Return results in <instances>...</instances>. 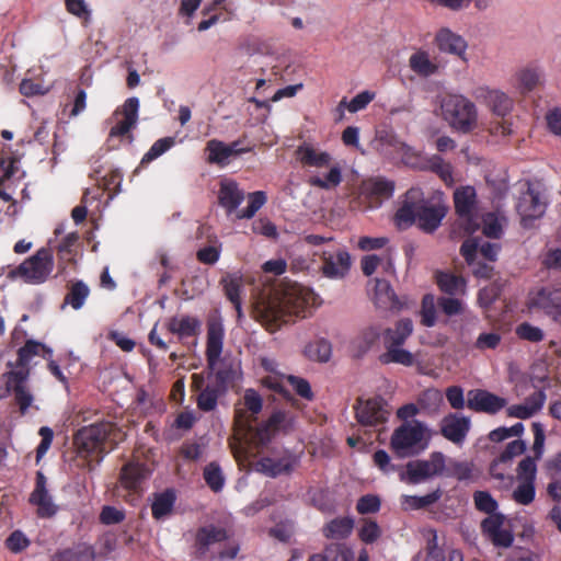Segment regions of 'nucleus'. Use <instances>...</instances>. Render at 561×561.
<instances>
[{
  "label": "nucleus",
  "mask_w": 561,
  "mask_h": 561,
  "mask_svg": "<svg viewBox=\"0 0 561 561\" xmlns=\"http://www.w3.org/2000/svg\"><path fill=\"white\" fill-rule=\"evenodd\" d=\"M245 197L244 192L239 187L238 183L232 180H222L218 192V201L228 214L237 210Z\"/></svg>",
  "instance_id": "obj_28"
},
{
  "label": "nucleus",
  "mask_w": 561,
  "mask_h": 561,
  "mask_svg": "<svg viewBox=\"0 0 561 561\" xmlns=\"http://www.w3.org/2000/svg\"><path fill=\"white\" fill-rule=\"evenodd\" d=\"M329 168V172L321 175L314 174L308 179V183L311 186L321 188V190H333L340 185L342 182V169L337 163H331Z\"/></svg>",
  "instance_id": "obj_35"
},
{
  "label": "nucleus",
  "mask_w": 561,
  "mask_h": 561,
  "mask_svg": "<svg viewBox=\"0 0 561 561\" xmlns=\"http://www.w3.org/2000/svg\"><path fill=\"white\" fill-rule=\"evenodd\" d=\"M168 330L181 337L195 335L199 321L190 316L173 317L167 323Z\"/></svg>",
  "instance_id": "obj_37"
},
{
  "label": "nucleus",
  "mask_w": 561,
  "mask_h": 561,
  "mask_svg": "<svg viewBox=\"0 0 561 561\" xmlns=\"http://www.w3.org/2000/svg\"><path fill=\"white\" fill-rule=\"evenodd\" d=\"M379 142L381 145V150L386 154L397 153L404 144V141H402L397 135L391 133H382L379 136Z\"/></svg>",
  "instance_id": "obj_60"
},
{
  "label": "nucleus",
  "mask_w": 561,
  "mask_h": 561,
  "mask_svg": "<svg viewBox=\"0 0 561 561\" xmlns=\"http://www.w3.org/2000/svg\"><path fill=\"white\" fill-rule=\"evenodd\" d=\"M413 332V322L404 318L399 320L394 328H389L383 333L386 351L379 356L382 364H399L410 367L414 364V355L402 345Z\"/></svg>",
  "instance_id": "obj_5"
},
{
  "label": "nucleus",
  "mask_w": 561,
  "mask_h": 561,
  "mask_svg": "<svg viewBox=\"0 0 561 561\" xmlns=\"http://www.w3.org/2000/svg\"><path fill=\"white\" fill-rule=\"evenodd\" d=\"M515 78L517 89L522 93H527L541 84L542 70L539 67L526 66L516 72Z\"/></svg>",
  "instance_id": "obj_34"
},
{
  "label": "nucleus",
  "mask_w": 561,
  "mask_h": 561,
  "mask_svg": "<svg viewBox=\"0 0 561 561\" xmlns=\"http://www.w3.org/2000/svg\"><path fill=\"white\" fill-rule=\"evenodd\" d=\"M113 430L108 422L95 423L78 431L75 444L80 453L102 451L106 438Z\"/></svg>",
  "instance_id": "obj_15"
},
{
  "label": "nucleus",
  "mask_w": 561,
  "mask_h": 561,
  "mask_svg": "<svg viewBox=\"0 0 561 561\" xmlns=\"http://www.w3.org/2000/svg\"><path fill=\"white\" fill-rule=\"evenodd\" d=\"M297 159L308 167L325 168L331 167L332 157L325 151L313 148L310 145L299 146L297 151Z\"/></svg>",
  "instance_id": "obj_31"
},
{
  "label": "nucleus",
  "mask_w": 561,
  "mask_h": 561,
  "mask_svg": "<svg viewBox=\"0 0 561 561\" xmlns=\"http://www.w3.org/2000/svg\"><path fill=\"white\" fill-rule=\"evenodd\" d=\"M295 426V416L286 411H275L265 422L250 432V440L247 446H237L230 443V447L236 460L241 466L250 462L255 456L253 448L266 445L278 432H289Z\"/></svg>",
  "instance_id": "obj_3"
},
{
  "label": "nucleus",
  "mask_w": 561,
  "mask_h": 561,
  "mask_svg": "<svg viewBox=\"0 0 561 561\" xmlns=\"http://www.w3.org/2000/svg\"><path fill=\"white\" fill-rule=\"evenodd\" d=\"M547 397L543 390H538L527 397L523 403L513 404L506 409V414L510 417L527 420L539 412L546 401Z\"/></svg>",
  "instance_id": "obj_26"
},
{
  "label": "nucleus",
  "mask_w": 561,
  "mask_h": 561,
  "mask_svg": "<svg viewBox=\"0 0 561 561\" xmlns=\"http://www.w3.org/2000/svg\"><path fill=\"white\" fill-rule=\"evenodd\" d=\"M421 322L428 328L436 323V304L433 295H425L422 299Z\"/></svg>",
  "instance_id": "obj_52"
},
{
  "label": "nucleus",
  "mask_w": 561,
  "mask_h": 561,
  "mask_svg": "<svg viewBox=\"0 0 561 561\" xmlns=\"http://www.w3.org/2000/svg\"><path fill=\"white\" fill-rule=\"evenodd\" d=\"M371 283L374 284L373 300L376 308L385 311H399L402 309L403 302L394 294L389 282L375 278Z\"/></svg>",
  "instance_id": "obj_23"
},
{
  "label": "nucleus",
  "mask_w": 561,
  "mask_h": 561,
  "mask_svg": "<svg viewBox=\"0 0 561 561\" xmlns=\"http://www.w3.org/2000/svg\"><path fill=\"white\" fill-rule=\"evenodd\" d=\"M317 304L316 294L297 283L287 284L273 295L261 298L253 308L254 318L275 332L290 316L306 317Z\"/></svg>",
  "instance_id": "obj_1"
},
{
  "label": "nucleus",
  "mask_w": 561,
  "mask_h": 561,
  "mask_svg": "<svg viewBox=\"0 0 561 561\" xmlns=\"http://www.w3.org/2000/svg\"><path fill=\"white\" fill-rule=\"evenodd\" d=\"M309 561H351V556L342 545L331 543L322 554H314Z\"/></svg>",
  "instance_id": "obj_45"
},
{
  "label": "nucleus",
  "mask_w": 561,
  "mask_h": 561,
  "mask_svg": "<svg viewBox=\"0 0 561 561\" xmlns=\"http://www.w3.org/2000/svg\"><path fill=\"white\" fill-rule=\"evenodd\" d=\"M27 378V367H16L0 377V399L7 398L11 392H13L21 414L26 413L34 400L33 394L26 386Z\"/></svg>",
  "instance_id": "obj_11"
},
{
  "label": "nucleus",
  "mask_w": 561,
  "mask_h": 561,
  "mask_svg": "<svg viewBox=\"0 0 561 561\" xmlns=\"http://www.w3.org/2000/svg\"><path fill=\"white\" fill-rule=\"evenodd\" d=\"M249 151L251 148L244 147L241 140L226 144L218 139H210L205 147L206 161L219 168L227 167L233 159Z\"/></svg>",
  "instance_id": "obj_17"
},
{
  "label": "nucleus",
  "mask_w": 561,
  "mask_h": 561,
  "mask_svg": "<svg viewBox=\"0 0 561 561\" xmlns=\"http://www.w3.org/2000/svg\"><path fill=\"white\" fill-rule=\"evenodd\" d=\"M79 240L78 232L68 233L57 247L59 267L66 268V263L75 261L73 248Z\"/></svg>",
  "instance_id": "obj_40"
},
{
  "label": "nucleus",
  "mask_w": 561,
  "mask_h": 561,
  "mask_svg": "<svg viewBox=\"0 0 561 561\" xmlns=\"http://www.w3.org/2000/svg\"><path fill=\"white\" fill-rule=\"evenodd\" d=\"M427 540V557L425 561H444V553L438 546V538L435 530L430 529L426 531Z\"/></svg>",
  "instance_id": "obj_56"
},
{
  "label": "nucleus",
  "mask_w": 561,
  "mask_h": 561,
  "mask_svg": "<svg viewBox=\"0 0 561 561\" xmlns=\"http://www.w3.org/2000/svg\"><path fill=\"white\" fill-rule=\"evenodd\" d=\"M535 482L519 480L517 488L513 491V500L520 505H528L535 499Z\"/></svg>",
  "instance_id": "obj_49"
},
{
  "label": "nucleus",
  "mask_w": 561,
  "mask_h": 561,
  "mask_svg": "<svg viewBox=\"0 0 561 561\" xmlns=\"http://www.w3.org/2000/svg\"><path fill=\"white\" fill-rule=\"evenodd\" d=\"M174 145V139L172 137H165L158 139L148 152L142 157L141 164L149 163L152 160L159 158L165 151H168Z\"/></svg>",
  "instance_id": "obj_53"
},
{
  "label": "nucleus",
  "mask_w": 561,
  "mask_h": 561,
  "mask_svg": "<svg viewBox=\"0 0 561 561\" xmlns=\"http://www.w3.org/2000/svg\"><path fill=\"white\" fill-rule=\"evenodd\" d=\"M263 400L253 389H247L242 399L234 405V423L237 426L233 440L237 446H247L250 440V432L255 430L252 422L256 420L262 411Z\"/></svg>",
  "instance_id": "obj_6"
},
{
  "label": "nucleus",
  "mask_w": 561,
  "mask_h": 561,
  "mask_svg": "<svg viewBox=\"0 0 561 561\" xmlns=\"http://www.w3.org/2000/svg\"><path fill=\"white\" fill-rule=\"evenodd\" d=\"M57 559L58 561H93L94 552L89 546H79L60 552Z\"/></svg>",
  "instance_id": "obj_50"
},
{
  "label": "nucleus",
  "mask_w": 561,
  "mask_h": 561,
  "mask_svg": "<svg viewBox=\"0 0 561 561\" xmlns=\"http://www.w3.org/2000/svg\"><path fill=\"white\" fill-rule=\"evenodd\" d=\"M439 492H433L424 496L402 495L401 506L403 510H420L435 503L439 499Z\"/></svg>",
  "instance_id": "obj_47"
},
{
  "label": "nucleus",
  "mask_w": 561,
  "mask_h": 561,
  "mask_svg": "<svg viewBox=\"0 0 561 561\" xmlns=\"http://www.w3.org/2000/svg\"><path fill=\"white\" fill-rule=\"evenodd\" d=\"M393 183L391 181L375 178L364 181L360 186V195L368 199L369 207H378L382 199L391 197L393 193Z\"/></svg>",
  "instance_id": "obj_22"
},
{
  "label": "nucleus",
  "mask_w": 561,
  "mask_h": 561,
  "mask_svg": "<svg viewBox=\"0 0 561 561\" xmlns=\"http://www.w3.org/2000/svg\"><path fill=\"white\" fill-rule=\"evenodd\" d=\"M535 457H525L518 465V480L535 482L537 466Z\"/></svg>",
  "instance_id": "obj_63"
},
{
  "label": "nucleus",
  "mask_w": 561,
  "mask_h": 561,
  "mask_svg": "<svg viewBox=\"0 0 561 561\" xmlns=\"http://www.w3.org/2000/svg\"><path fill=\"white\" fill-rule=\"evenodd\" d=\"M409 66L416 75L422 77H430L438 71V65L424 50L412 54L409 58Z\"/></svg>",
  "instance_id": "obj_36"
},
{
  "label": "nucleus",
  "mask_w": 561,
  "mask_h": 561,
  "mask_svg": "<svg viewBox=\"0 0 561 561\" xmlns=\"http://www.w3.org/2000/svg\"><path fill=\"white\" fill-rule=\"evenodd\" d=\"M470 430V419L450 413L440 421V433L449 442L460 445Z\"/></svg>",
  "instance_id": "obj_21"
},
{
  "label": "nucleus",
  "mask_w": 561,
  "mask_h": 561,
  "mask_svg": "<svg viewBox=\"0 0 561 561\" xmlns=\"http://www.w3.org/2000/svg\"><path fill=\"white\" fill-rule=\"evenodd\" d=\"M204 479L207 485L214 491L219 492L224 488L225 478L221 469L215 462H210L204 469Z\"/></svg>",
  "instance_id": "obj_51"
},
{
  "label": "nucleus",
  "mask_w": 561,
  "mask_h": 561,
  "mask_svg": "<svg viewBox=\"0 0 561 561\" xmlns=\"http://www.w3.org/2000/svg\"><path fill=\"white\" fill-rule=\"evenodd\" d=\"M527 306L561 325V277L530 291Z\"/></svg>",
  "instance_id": "obj_8"
},
{
  "label": "nucleus",
  "mask_w": 561,
  "mask_h": 561,
  "mask_svg": "<svg viewBox=\"0 0 561 561\" xmlns=\"http://www.w3.org/2000/svg\"><path fill=\"white\" fill-rule=\"evenodd\" d=\"M45 346L35 341H27L23 347L19 350V365L18 367H26L30 359L38 355Z\"/></svg>",
  "instance_id": "obj_59"
},
{
  "label": "nucleus",
  "mask_w": 561,
  "mask_h": 561,
  "mask_svg": "<svg viewBox=\"0 0 561 561\" xmlns=\"http://www.w3.org/2000/svg\"><path fill=\"white\" fill-rule=\"evenodd\" d=\"M547 207L546 198L542 193L533 186H528L527 191L520 194L516 209L525 226L528 221L540 218Z\"/></svg>",
  "instance_id": "obj_18"
},
{
  "label": "nucleus",
  "mask_w": 561,
  "mask_h": 561,
  "mask_svg": "<svg viewBox=\"0 0 561 561\" xmlns=\"http://www.w3.org/2000/svg\"><path fill=\"white\" fill-rule=\"evenodd\" d=\"M224 327L219 321H210L207 329V348L206 356L208 368L211 373L208 375V381L227 390V382L232 379V371L226 369L216 370L217 363L222 352Z\"/></svg>",
  "instance_id": "obj_9"
},
{
  "label": "nucleus",
  "mask_w": 561,
  "mask_h": 561,
  "mask_svg": "<svg viewBox=\"0 0 561 561\" xmlns=\"http://www.w3.org/2000/svg\"><path fill=\"white\" fill-rule=\"evenodd\" d=\"M354 409L356 420L363 426L381 425L388 421L391 413L389 405L380 397L358 399Z\"/></svg>",
  "instance_id": "obj_14"
},
{
  "label": "nucleus",
  "mask_w": 561,
  "mask_h": 561,
  "mask_svg": "<svg viewBox=\"0 0 561 561\" xmlns=\"http://www.w3.org/2000/svg\"><path fill=\"white\" fill-rule=\"evenodd\" d=\"M381 535L378 524L371 519H365L359 531L360 539L366 543L376 541Z\"/></svg>",
  "instance_id": "obj_64"
},
{
  "label": "nucleus",
  "mask_w": 561,
  "mask_h": 561,
  "mask_svg": "<svg viewBox=\"0 0 561 561\" xmlns=\"http://www.w3.org/2000/svg\"><path fill=\"white\" fill-rule=\"evenodd\" d=\"M53 267L54 259L50 250L42 248L16 268L10 271L8 276L11 278L20 277L31 284H42L48 278Z\"/></svg>",
  "instance_id": "obj_10"
},
{
  "label": "nucleus",
  "mask_w": 561,
  "mask_h": 561,
  "mask_svg": "<svg viewBox=\"0 0 561 561\" xmlns=\"http://www.w3.org/2000/svg\"><path fill=\"white\" fill-rule=\"evenodd\" d=\"M331 344L323 339L307 344L304 350L305 356L316 362H328L331 357Z\"/></svg>",
  "instance_id": "obj_41"
},
{
  "label": "nucleus",
  "mask_w": 561,
  "mask_h": 561,
  "mask_svg": "<svg viewBox=\"0 0 561 561\" xmlns=\"http://www.w3.org/2000/svg\"><path fill=\"white\" fill-rule=\"evenodd\" d=\"M437 284L443 291L449 295L463 294L466 288L463 277L447 273L438 274Z\"/></svg>",
  "instance_id": "obj_42"
},
{
  "label": "nucleus",
  "mask_w": 561,
  "mask_h": 561,
  "mask_svg": "<svg viewBox=\"0 0 561 561\" xmlns=\"http://www.w3.org/2000/svg\"><path fill=\"white\" fill-rule=\"evenodd\" d=\"M229 535L225 528L208 525L198 529L196 534V546L201 554L206 553L209 546L227 540Z\"/></svg>",
  "instance_id": "obj_32"
},
{
  "label": "nucleus",
  "mask_w": 561,
  "mask_h": 561,
  "mask_svg": "<svg viewBox=\"0 0 561 561\" xmlns=\"http://www.w3.org/2000/svg\"><path fill=\"white\" fill-rule=\"evenodd\" d=\"M507 405L506 399L482 389L467 393V407L476 412L495 414Z\"/></svg>",
  "instance_id": "obj_20"
},
{
  "label": "nucleus",
  "mask_w": 561,
  "mask_h": 561,
  "mask_svg": "<svg viewBox=\"0 0 561 561\" xmlns=\"http://www.w3.org/2000/svg\"><path fill=\"white\" fill-rule=\"evenodd\" d=\"M146 477V469L139 463L129 462L125 465L121 472V483L124 488L136 490Z\"/></svg>",
  "instance_id": "obj_38"
},
{
  "label": "nucleus",
  "mask_w": 561,
  "mask_h": 561,
  "mask_svg": "<svg viewBox=\"0 0 561 561\" xmlns=\"http://www.w3.org/2000/svg\"><path fill=\"white\" fill-rule=\"evenodd\" d=\"M225 294L231 302H237L240 299L242 282L239 277L227 276L222 279Z\"/></svg>",
  "instance_id": "obj_62"
},
{
  "label": "nucleus",
  "mask_w": 561,
  "mask_h": 561,
  "mask_svg": "<svg viewBox=\"0 0 561 561\" xmlns=\"http://www.w3.org/2000/svg\"><path fill=\"white\" fill-rule=\"evenodd\" d=\"M192 390L198 392L196 403L197 408L203 412H211L217 408L218 399L225 391L222 387L214 385L208 381L205 383V378L202 374L192 375Z\"/></svg>",
  "instance_id": "obj_19"
},
{
  "label": "nucleus",
  "mask_w": 561,
  "mask_h": 561,
  "mask_svg": "<svg viewBox=\"0 0 561 561\" xmlns=\"http://www.w3.org/2000/svg\"><path fill=\"white\" fill-rule=\"evenodd\" d=\"M440 111L444 121L456 131L468 134L478 128L479 116L476 104L460 94L443 98Z\"/></svg>",
  "instance_id": "obj_4"
},
{
  "label": "nucleus",
  "mask_w": 561,
  "mask_h": 561,
  "mask_svg": "<svg viewBox=\"0 0 561 561\" xmlns=\"http://www.w3.org/2000/svg\"><path fill=\"white\" fill-rule=\"evenodd\" d=\"M299 463V458L294 454H286L279 459L265 457L256 462V470L270 477L290 473Z\"/></svg>",
  "instance_id": "obj_25"
},
{
  "label": "nucleus",
  "mask_w": 561,
  "mask_h": 561,
  "mask_svg": "<svg viewBox=\"0 0 561 561\" xmlns=\"http://www.w3.org/2000/svg\"><path fill=\"white\" fill-rule=\"evenodd\" d=\"M478 251L484 259L493 262L496 260L499 245L491 242L480 243L478 239L471 238L467 239L460 248V252L469 265L474 263Z\"/></svg>",
  "instance_id": "obj_29"
},
{
  "label": "nucleus",
  "mask_w": 561,
  "mask_h": 561,
  "mask_svg": "<svg viewBox=\"0 0 561 561\" xmlns=\"http://www.w3.org/2000/svg\"><path fill=\"white\" fill-rule=\"evenodd\" d=\"M139 100L135 96L125 101L121 111L116 114H122L124 118L111 128L110 137H121L126 135L137 123L138 118Z\"/></svg>",
  "instance_id": "obj_27"
},
{
  "label": "nucleus",
  "mask_w": 561,
  "mask_h": 561,
  "mask_svg": "<svg viewBox=\"0 0 561 561\" xmlns=\"http://www.w3.org/2000/svg\"><path fill=\"white\" fill-rule=\"evenodd\" d=\"M375 96L376 94L374 92L363 91L355 95L350 102H347L346 99H343L337 106L341 117L343 116V107H346L351 113H356L364 110L375 99Z\"/></svg>",
  "instance_id": "obj_43"
},
{
  "label": "nucleus",
  "mask_w": 561,
  "mask_h": 561,
  "mask_svg": "<svg viewBox=\"0 0 561 561\" xmlns=\"http://www.w3.org/2000/svg\"><path fill=\"white\" fill-rule=\"evenodd\" d=\"M90 294L89 287L81 280L73 283L66 296V302L73 309L78 310L83 305Z\"/></svg>",
  "instance_id": "obj_48"
},
{
  "label": "nucleus",
  "mask_w": 561,
  "mask_h": 561,
  "mask_svg": "<svg viewBox=\"0 0 561 561\" xmlns=\"http://www.w3.org/2000/svg\"><path fill=\"white\" fill-rule=\"evenodd\" d=\"M476 190L472 186H462L455 191L454 203L463 229L472 233L480 228L479 214L476 207Z\"/></svg>",
  "instance_id": "obj_13"
},
{
  "label": "nucleus",
  "mask_w": 561,
  "mask_h": 561,
  "mask_svg": "<svg viewBox=\"0 0 561 561\" xmlns=\"http://www.w3.org/2000/svg\"><path fill=\"white\" fill-rule=\"evenodd\" d=\"M516 334L529 342H540L543 340V331L528 322H524L516 328Z\"/></svg>",
  "instance_id": "obj_58"
},
{
  "label": "nucleus",
  "mask_w": 561,
  "mask_h": 561,
  "mask_svg": "<svg viewBox=\"0 0 561 561\" xmlns=\"http://www.w3.org/2000/svg\"><path fill=\"white\" fill-rule=\"evenodd\" d=\"M353 520L347 517L335 518L328 523L323 528V535L327 538L342 539L347 537L353 529Z\"/></svg>",
  "instance_id": "obj_39"
},
{
  "label": "nucleus",
  "mask_w": 561,
  "mask_h": 561,
  "mask_svg": "<svg viewBox=\"0 0 561 561\" xmlns=\"http://www.w3.org/2000/svg\"><path fill=\"white\" fill-rule=\"evenodd\" d=\"M174 495L170 491L156 495L151 506L153 517L160 519L167 516L172 511Z\"/></svg>",
  "instance_id": "obj_46"
},
{
  "label": "nucleus",
  "mask_w": 561,
  "mask_h": 561,
  "mask_svg": "<svg viewBox=\"0 0 561 561\" xmlns=\"http://www.w3.org/2000/svg\"><path fill=\"white\" fill-rule=\"evenodd\" d=\"M445 215L444 206L424 201L420 188H411L407 192L405 199L396 214V221L400 228L417 224L423 231L433 232L438 228Z\"/></svg>",
  "instance_id": "obj_2"
},
{
  "label": "nucleus",
  "mask_w": 561,
  "mask_h": 561,
  "mask_svg": "<svg viewBox=\"0 0 561 561\" xmlns=\"http://www.w3.org/2000/svg\"><path fill=\"white\" fill-rule=\"evenodd\" d=\"M266 195L262 191H256L248 195V206L244 209L236 211L237 219H250L265 204Z\"/></svg>",
  "instance_id": "obj_44"
},
{
  "label": "nucleus",
  "mask_w": 561,
  "mask_h": 561,
  "mask_svg": "<svg viewBox=\"0 0 561 561\" xmlns=\"http://www.w3.org/2000/svg\"><path fill=\"white\" fill-rule=\"evenodd\" d=\"M428 431L419 421L405 422L391 436V447L401 457L411 456L427 447Z\"/></svg>",
  "instance_id": "obj_7"
},
{
  "label": "nucleus",
  "mask_w": 561,
  "mask_h": 561,
  "mask_svg": "<svg viewBox=\"0 0 561 561\" xmlns=\"http://www.w3.org/2000/svg\"><path fill=\"white\" fill-rule=\"evenodd\" d=\"M436 43L442 51H446L465 60L467 43L465 39L448 28L440 30L436 35Z\"/></svg>",
  "instance_id": "obj_30"
},
{
  "label": "nucleus",
  "mask_w": 561,
  "mask_h": 561,
  "mask_svg": "<svg viewBox=\"0 0 561 561\" xmlns=\"http://www.w3.org/2000/svg\"><path fill=\"white\" fill-rule=\"evenodd\" d=\"M320 256L322 262L321 272L328 278H343L351 268V255L342 247L328 245V249L323 250Z\"/></svg>",
  "instance_id": "obj_16"
},
{
  "label": "nucleus",
  "mask_w": 561,
  "mask_h": 561,
  "mask_svg": "<svg viewBox=\"0 0 561 561\" xmlns=\"http://www.w3.org/2000/svg\"><path fill=\"white\" fill-rule=\"evenodd\" d=\"M284 380L301 398L307 399V400H312L313 393H312V390H311V387H310L309 382L306 379L297 377V376L289 375V376H286Z\"/></svg>",
  "instance_id": "obj_57"
},
{
  "label": "nucleus",
  "mask_w": 561,
  "mask_h": 561,
  "mask_svg": "<svg viewBox=\"0 0 561 561\" xmlns=\"http://www.w3.org/2000/svg\"><path fill=\"white\" fill-rule=\"evenodd\" d=\"M480 226L482 225V231L486 237L490 238H499L502 232V226L499 221V218L489 213L486 215H479Z\"/></svg>",
  "instance_id": "obj_55"
},
{
  "label": "nucleus",
  "mask_w": 561,
  "mask_h": 561,
  "mask_svg": "<svg viewBox=\"0 0 561 561\" xmlns=\"http://www.w3.org/2000/svg\"><path fill=\"white\" fill-rule=\"evenodd\" d=\"M486 106L497 118L506 117L513 108V100L502 91H489L485 96Z\"/></svg>",
  "instance_id": "obj_33"
},
{
  "label": "nucleus",
  "mask_w": 561,
  "mask_h": 561,
  "mask_svg": "<svg viewBox=\"0 0 561 561\" xmlns=\"http://www.w3.org/2000/svg\"><path fill=\"white\" fill-rule=\"evenodd\" d=\"M30 502L37 507V515L42 518L51 517L57 512V506L46 489V478L42 472L36 474V485L31 493Z\"/></svg>",
  "instance_id": "obj_24"
},
{
  "label": "nucleus",
  "mask_w": 561,
  "mask_h": 561,
  "mask_svg": "<svg viewBox=\"0 0 561 561\" xmlns=\"http://www.w3.org/2000/svg\"><path fill=\"white\" fill-rule=\"evenodd\" d=\"M446 468L444 454L435 451L426 460H413L407 463L405 471L401 474V480L417 484L432 477L443 474Z\"/></svg>",
  "instance_id": "obj_12"
},
{
  "label": "nucleus",
  "mask_w": 561,
  "mask_h": 561,
  "mask_svg": "<svg viewBox=\"0 0 561 561\" xmlns=\"http://www.w3.org/2000/svg\"><path fill=\"white\" fill-rule=\"evenodd\" d=\"M428 168L437 173L445 183L450 184L453 182L451 167L439 156H433L428 159Z\"/></svg>",
  "instance_id": "obj_54"
},
{
  "label": "nucleus",
  "mask_w": 561,
  "mask_h": 561,
  "mask_svg": "<svg viewBox=\"0 0 561 561\" xmlns=\"http://www.w3.org/2000/svg\"><path fill=\"white\" fill-rule=\"evenodd\" d=\"M476 507L484 513L492 514L497 508L496 501L484 491H477L473 494Z\"/></svg>",
  "instance_id": "obj_61"
}]
</instances>
